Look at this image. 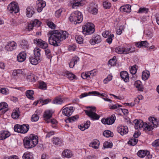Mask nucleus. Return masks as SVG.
Segmentation results:
<instances>
[{"mask_svg": "<svg viewBox=\"0 0 159 159\" xmlns=\"http://www.w3.org/2000/svg\"><path fill=\"white\" fill-rule=\"evenodd\" d=\"M50 35L48 38L49 43L54 46H59L58 43L68 37V34L66 31L55 30L48 32Z\"/></svg>", "mask_w": 159, "mask_h": 159, "instance_id": "nucleus-1", "label": "nucleus"}, {"mask_svg": "<svg viewBox=\"0 0 159 159\" xmlns=\"http://www.w3.org/2000/svg\"><path fill=\"white\" fill-rule=\"evenodd\" d=\"M148 120L152 125L150 123H144L141 120H134V124L135 128L137 129L143 128L145 130L150 131L152 130L154 127H157L159 125V120L154 117H150L148 118Z\"/></svg>", "mask_w": 159, "mask_h": 159, "instance_id": "nucleus-2", "label": "nucleus"}, {"mask_svg": "<svg viewBox=\"0 0 159 159\" xmlns=\"http://www.w3.org/2000/svg\"><path fill=\"white\" fill-rule=\"evenodd\" d=\"M38 138L37 135L31 134L29 137H25L23 140L25 147L30 148L36 145L38 143Z\"/></svg>", "mask_w": 159, "mask_h": 159, "instance_id": "nucleus-3", "label": "nucleus"}, {"mask_svg": "<svg viewBox=\"0 0 159 159\" xmlns=\"http://www.w3.org/2000/svg\"><path fill=\"white\" fill-rule=\"evenodd\" d=\"M69 20L75 24L80 23L83 20V17L82 13L78 11L72 13L69 18Z\"/></svg>", "mask_w": 159, "mask_h": 159, "instance_id": "nucleus-4", "label": "nucleus"}, {"mask_svg": "<svg viewBox=\"0 0 159 159\" xmlns=\"http://www.w3.org/2000/svg\"><path fill=\"white\" fill-rule=\"evenodd\" d=\"M87 108L89 109L87 110H84L85 113L93 120H98L100 116L95 113L96 111V107H88Z\"/></svg>", "mask_w": 159, "mask_h": 159, "instance_id": "nucleus-5", "label": "nucleus"}, {"mask_svg": "<svg viewBox=\"0 0 159 159\" xmlns=\"http://www.w3.org/2000/svg\"><path fill=\"white\" fill-rule=\"evenodd\" d=\"M94 25L91 23L88 22L82 27V32L85 35L91 34L95 31Z\"/></svg>", "mask_w": 159, "mask_h": 159, "instance_id": "nucleus-6", "label": "nucleus"}, {"mask_svg": "<svg viewBox=\"0 0 159 159\" xmlns=\"http://www.w3.org/2000/svg\"><path fill=\"white\" fill-rule=\"evenodd\" d=\"M29 129V126L27 124H23L22 125L16 124L14 127V130L15 132L22 134L27 133Z\"/></svg>", "mask_w": 159, "mask_h": 159, "instance_id": "nucleus-7", "label": "nucleus"}, {"mask_svg": "<svg viewBox=\"0 0 159 159\" xmlns=\"http://www.w3.org/2000/svg\"><path fill=\"white\" fill-rule=\"evenodd\" d=\"M34 43L40 48L44 49L48 47L47 42L40 39H35L34 40Z\"/></svg>", "mask_w": 159, "mask_h": 159, "instance_id": "nucleus-8", "label": "nucleus"}, {"mask_svg": "<svg viewBox=\"0 0 159 159\" xmlns=\"http://www.w3.org/2000/svg\"><path fill=\"white\" fill-rule=\"evenodd\" d=\"M11 13H16L19 11V8L17 3L15 2H12L9 5L8 7Z\"/></svg>", "mask_w": 159, "mask_h": 159, "instance_id": "nucleus-9", "label": "nucleus"}, {"mask_svg": "<svg viewBox=\"0 0 159 159\" xmlns=\"http://www.w3.org/2000/svg\"><path fill=\"white\" fill-rule=\"evenodd\" d=\"M116 119V117L115 115H112L110 117L106 119H102L101 120V122L105 125H111L114 123Z\"/></svg>", "mask_w": 159, "mask_h": 159, "instance_id": "nucleus-10", "label": "nucleus"}, {"mask_svg": "<svg viewBox=\"0 0 159 159\" xmlns=\"http://www.w3.org/2000/svg\"><path fill=\"white\" fill-rule=\"evenodd\" d=\"M53 113L54 112L52 110H47L44 112L43 116L44 120L47 123H50V118L52 117Z\"/></svg>", "mask_w": 159, "mask_h": 159, "instance_id": "nucleus-11", "label": "nucleus"}, {"mask_svg": "<svg viewBox=\"0 0 159 159\" xmlns=\"http://www.w3.org/2000/svg\"><path fill=\"white\" fill-rule=\"evenodd\" d=\"M64 107H63L62 108V114L67 116H71L74 111L73 107H66L65 108Z\"/></svg>", "mask_w": 159, "mask_h": 159, "instance_id": "nucleus-12", "label": "nucleus"}, {"mask_svg": "<svg viewBox=\"0 0 159 159\" xmlns=\"http://www.w3.org/2000/svg\"><path fill=\"white\" fill-rule=\"evenodd\" d=\"M102 41V39L100 35H94L92 38L89 40L90 43L92 45H94L96 43H100Z\"/></svg>", "mask_w": 159, "mask_h": 159, "instance_id": "nucleus-13", "label": "nucleus"}, {"mask_svg": "<svg viewBox=\"0 0 159 159\" xmlns=\"http://www.w3.org/2000/svg\"><path fill=\"white\" fill-rule=\"evenodd\" d=\"M85 3V0H73V2L72 3V8H75L77 7L83 6Z\"/></svg>", "mask_w": 159, "mask_h": 159, "instance_id": "nucleus-14", "label": "nucleus"}, {"mask_svg": "<svg viewBox=\"0 0 159 159\" xmlns=\"http://www.w3.org/2000/svg\"><path fill=\"white\" fill-rule=\"evenodd\" d=\"M16 47V43L14 41L9 42L5 46V49L8 51H11Z\"/></svg>", "mask_w": 159, "mask_h": 159, "instance_id": "nucleus-15", "label": "nucleus"}, {"mask_svg": "<svg viewBox=\"0 0 159 159\" xmlns=\"http://www.w3.org/2000/svg\"><path fill=\"white\" fill-rule=\"evenodd\" d=\"M117 131L121 135H123L128 133V129L127 126L120 125L118 127Z\"/></svg>", "mask_w": 159, "mask_h": 159, "instance_id": "nucleus-16", "label": "nucleus"}, {"mask_svg": "<svg viewBox=\"0 0 159 159\" xmlns=\"http://www.w3.org/2000/svg\"><path fill=\"white\" fill-rule=\"evenodd\" d=\"M46 6L45 2L42 0H39L37 2L36 8L38 12H41Z\"/></svg>", "mask_w": 159, "mask_h": 159, "instance_id": "nucleus-17", "label": "nucleus"}, {"mask_svg": "<svg viewBox=\"0 0 159 159\" xmlns=\"http://www.w3.org/2000/svg\"><path fill=\"white\" fill-rule=\"evenodd\" d=\"M120 75L121 79L125 82L129 81V75L128 73L126 71H122L120 73Z\"/></svg>", "mask_w": 159, "mask_h": 159, "instance_id": "nucleus-18", "label": "nucleus"}, {"mask_svg": "<svg viewBox=\"0 0 159 159\" xmlns=\"http://www.w3.org/2000/svg\"><path fill=\"white\" fill-rule=\"evenodd\" d=\"M10 135V134L8 131L6 130L1 131H0V140L5 139Z\"/></svg>", "mask_w": 159, "mask_h": 159, "instance_id": "nucleus-19", "label": "nucleus"}, {"mask_svg": "<svg viewBox=\"0 0 159 159\" xmlns=\"http://www.w3.org/2000/svg\"><path fill=\"white\" fill-rule=\"evenodd\" d=\"M30 63L33 65H36L41 61L40 58L36 57H30L29 58Z\"/></svg>", "mask_w": 159, "mask_h": 159, "instance_id": "nucleus-20", "label": "nucleus"}, {"mask_svg": "<svg viewBox=\"0 0 159 159\" xmlns=\"http://www.w3.org/2000/svg\"><path fill=\"white\" fill-rule=\"evenodd\" d=\"M12 75L13 76H19L20 75L25 76V73L24 69L15 70L13 72Z\"/></svg>", "mask_w": 159, "mask_h": 159, "instance_id": "nucleus-21", "label": "nucleus"}, {"mask_svg": "<svg viewBox=\"0 0 159 159\" xmlns=\"http://www.w3.org/2000/svg\"><path fill=\"white\" fill-rule=\"evenodd\" d=\"M65 102V99L61 96H59L56 97L52 101L54 104L61 105Z\"/></svg>", "mask_w": 159, "mask_h": 159, "instance_id": "nucleus-22", "label": "nucleus"}, {"mask_svg": "<svg viewBox=\"0 0 159 159\" xmlns=\"http://www.w3.org/2000/svg\"><path fill=\"white\" fill-rule=\"evenodd\" d=\"M26 54L24 52H21L18 55L17 59V61L20 62L24 61L26 58Z\"/></svg>", "mask_w": 159, "mask_h": 159, "instance_id": "nucleus-23", "label": "nucleus"}, {"mask_svg": "<svg viewBox=\"0 0 159 159\" xmlns=\"http://www.w3.org/2000/svg\"><path fill=\"white\" fill-rule=\"evenodd\" d=\"M131 6L129 4L121 6L120 8V11L122 12L129 13L131 11Z\"/></svg>", "mask_w": 159, "mask_h": 159, "instance_id": "nucleus-24", "label": "nucleus"}, {"mask_svg": "<svg viewBox=\"0 0 159 159\" xmlns=\"http://www.w3.org/2000/svg\"><path fill=\"white\" fill-rule=\"evenodd\" d=\"M79 61V58L77 56L73 57L69 64V67L70 68H73L74 66L76 64L77 62Z\"/></svg>", "mask_w": 159, "mask_h": 159, "instance_id": "nucleus-25", "label": "nucleus"}, {"mask_svg": "<svg viewBox=\"0 0 159 159\" xmlns=\"http://www.w3.org/2000/svg\"><path fill=\"white\" fill-rule=\"evenodd\" d=\"M64 76L67 77L70 80H73L75 79L76 76L72 73L68 71H66L63 73Z\"/></svg>", "mask_w": 159, "mask_h": 159, "instance_id": "nucleus-26", "label": "nucleus"}, {"mask_svg": "<svg viewBox=\"0 0 159 159\" xmlns=\"http://www.w3.org/2000/svg\"><path fill=\"white\" fill-rule=\"evenodd\" d=\"M62 155L63 157L70 158L72 155V153L71 151L69 150L66 149L64 150L62 152Z\"/></svg>", "mask_w": 159, "mask_h": 159, "instance_id": "nucleus-27", "label": "nucleus"}, {"mask_svg": "<svg viewBox=\"0 0 159 159\" xmlns=\"http://www.w3.org/2000/svg\"><path fill=\"white\" fill-rule=\"evenodd\" d=\"M26 15L28 17H31L34 13V9L32 7H28L26 11Z\"/></svg>", "mask_w": 159, "mask_h": 159, "instance_id": "nucleus-28", "label": "nucleus"}, {"mask_svg": "<svg viewBox=\"0 0 159 159\" xmlns=\"http://www.w3.org/2000/svg\"><path fill=\"white\" fill-rule=\"evenodd\" d=\"M135 45L137 47L139 48L142 47L146 48L148 47V43L146 41H142L140 42L136 43Z\"/></svg>", "mask_w": 159, "mask_h": 159, "instance_id": "nucleus-29", "label": "nucleus"}, {"mask_svg": "<svg viewBox=\"0 0 159 159\" xmlns=\"http://www.w3.org/2000/svg\"><path fill=\"white\" fill-rule=\"evenodd\" d=\"M135 49L134 48H128L125 47H123V54H127L134 52Z\"/></svg>", "mask_w": 159, "mask_h": 159, "instance_id": "nucleus-30", "label": "nucleus"}, {"mask_svg": "<svg viewBox=\"0 0 159 159\" xmlns=\"http://www.w3.org/2000/svg\"><path fill=\"white\" fill-rule=\"evenodd\" d=\"M134 86L138 89V90L140 91H143V86L141 82L140 81L137 80L135 81L134 84Z\"/></svg>", "mask_w": 159, "mask_h": 159, "instance_id": "nucleus-31", "label": "nucleus"}, {"mask_svg": "<svg viewBox=\"0 0 159 159\" xmlns=\"http://www.w3.org/2000/svg\"><path fill=\"white\" fill-rule=\"evenodd\" d=\"M148 153V151L144 150H140L137 153L138 156L141 158H143L146 156L147 153Z\"/></svg>", "mask_w": 159, "mask_h": 159, "instance_id": "nucleus-32", "label": "nucleus"}, {"mask_svg": "<svg viewBox=\"0 0 159 159\" xmlns=\"http://www.w3.org/2000/svg\"><path fill=\"white\" fill-rule=\"evenodd\" d=\"M23 158V159H33V157L31 153L27 152L24 153Z\"/></svg>", "mask_w": 159, "mask_h": 159, "instance_id": "nucleus-33", "label": "nucleus"}, {"mask_svg": "<svg viewBox=\"0 0 159 159\" xmlns=\"http://www.w3.org/2000/svg\"><path fill=\"white\" fill-rule=\"evenodd\" d=\"M8 106L5 102H2L0 103V111L4 110V112L8 110Z\"/></svg>", "mask_w": 159, "mask_h": 159, "instance_id": "nucleus-34", "label": "nucleus"}, {"mask_svg": "<svg viewBox=\"0 0 159 159\" xmlns=\"http://www.w3.org/2000/svg\"><path fill=\"white\" fill-rule=\"evenodd\" d=\"M34 94V92L32 90H28L26 92V96L29 98L33 100L34 99V97L33 95Z\"/></svg>", "mask_w": 159, "mask_h": 159, "instance_id": "nucleus-35", "label": "nucleus"}, {"mask_svg": "<svg viewBox=\"0 0 159 159\" xmlns=\"http://www.w3.org/2000/svg\"><path fill=\"white\" fill-rule=\"evenodd\" d=\"M99 145V142L98 140H96L91 143L89 146L95 149H98Z\"/></svg>", "mask_w": 159, "mask_h": 159, "instance_id": "nucleus-36", "label": "nucleus"}, {"mask_svg": "<svg viewBox=\"0 0 159 159\" xmlns=\"http://www.w3.org/2000/svg\"><path fill=\"white\" fill-rule=\"evenodd\" d=\"M150 72L148 71H144L142 73V78L143 80H146L149 76Z\"/></svg>", "mask_w": 159, "mask_h": 159, "instance_id": "nucleus-37", "label": "nucleus"}, {"mask_svg": "<svg viewBox=\"0 0 159 159\" xmlns=\"http://www.w3.org/2000/svg\"><path fill=\"white\" fill-rule=\"evenodd\" d=\"M45 54L48 59H51L52 57L50 50L48 47L46 49H44Z\"/></svg>", "mask_w": 159, "mask_h": 159, "instance_id": "nucleus-38", "label": "nucleus"}, {"mask_svg": "<svg viewBox=\"0 0 159 159\" xmlns=\"http://www.w3.org/2000/svg\"><path fill=\"white\" fill-rule=\"evenodd\" d=\"M116 57L114 56L112 59H110L108 62V65L111 66H114L116 64Z\"/></svg>", "mask_w": 159, "mask_h": 159, "instance_id": "nucleus-39", "label": "nucleus"}, {"mask_svg": "<svg viewBox=\"0 0 159 159\" xmlns=\"http://www.w3.org/2000/svg\"><path fill=\"white\" fill-rule=\"evenodd\" d=\"M89 12L93 14H96L98 13V10L95 7H89L88 9Z\"/></svg>", "mask_w": 159, "mask_h": 159, "instance_id": "nucleus-40", "label": "nucleus"}, {"mask_svg": "<svg viewBox=\"0 0 159 159\" xmlns=\"http://www.w3.org/2000/svg\"><path fill=\"white\" fill-rule=\"evenodd\" d=\"M103 134L104 136L107 138L112 137L113 136V133L109 130L105 131L103 132Z\"/></svg>", "mask_w": 159, "mask_h": 159, "instance_id": "nucleus-41", "label": "nucleus"}, {"mask_svg": "<svg viewBox=\"0 0 159 159\" xmlns=\"http://www.w3.org/2000/svg\"><path fill=\"white\" fill-rule=\"evenodd\" d=\"M64 9L63 8H60L57 10L55 12V16L57 18H59L61 16V13L63 11Z\"/></svg>", "mask_w": 159, "mask_h": 159, "instance_id": "nucleus-42", "label": "nucleus"}, {"mask_svg": "<svg viewBox=\"0 0 159 159\" xmlns=\"http://www.w3.org/2000/svg\"><path fill=\"white\" fill-rule=\"evenodd\" d=\"M0 93L3 94L7 95L9 93V92L8 89L7 88H0Z\"/></svg>", "mask_w": 159, "mask_h": 159, "instance_id": "nucleus-43", "label": "nucleus"}, {"mask_svg": "<svg viewBox=\"0 0 159 159\" xmlns=\"http://www.w3.org/2000/svg\"><path fill=\"white\" fill-rule=\"evenodd\" d=\"M90 73V71L85 72L81 74V77L83 79H86L87 78H91Z\"/></svg>", "mask_w": 159, "mask_h": 159, "instance_id": "nucleus-44", "label": "nucleus"}, {"mask_svg": "<svg viewBox=\"0 0 159 159\" xmlns=\"http://www.w3.org/2000/svg\"><path fill=\"white\" fill-rule=\"evenodd\" d=\"M75 39L76 40L77 42L80 44L83 43V39L80 35H76Z\"/></svg>", "mask_w": 159, "mask_h": 159, "instance_id": "nucleus-45", "label": "nucleus"}, {"mask_svg": "<svg viewBox=\"0 0 159 159\" xmlns=\"http://www.w3.org/2000/svg\"><path fill=\"white\" fill-rule=\"evenodd\" d=\"M78 116L77 115H75L71 117H69L66 120L67 121L69 122H72L77 120L78 118Z\"/></svg>", "mask_w": 159, "mask_h": 159, "instance_id": "nucleus-46", "label": "nucleus"}, {"mask_svg": "<svg viewBox=\"0 0 159 159\" xmlns=\"http://www.w3.org/2000/svg\"><path fill=\"white\" fill-rule=\"evenodd\" d=\"M11 116L13 119H17L19 116V114L18 111L17 110H14L12 113Z\"/></svg>", "mask_w": 159, "mask_h": 159, "instance_id": "nucleus-47", "label": "nucleus"}, {"mask_svg": "<svg viewBox=\"0 0 159 159\" xmlns=\"http://www.w3.org/2000/svg\"><path fill=\"white\" fill-rule=\"evenodd\" d=\"M123 47L121 46L116 47L115 49V52L118 54H123Z\"/></svg>", "mask_w": 159, "mask_h": 159, "instance_id": "nucleus-48", "label": "nucleus"}, {"mask_svg": "<svg viewBox=\"0 0 159 159\" xmlns=\"http://www.w3.org/2000/svg\"><path fill=\"white\" fill-rule=\"evenodd\" d=\"M39 88L44 90L46 89H47L46 84L43 81H41L39 83Z\"/></svg>", "mask_w": 159, "mask_h": 159, "instance_id": "nucleus-49", "label": "nucleus"}, {"mask_svg": "<svg viewBox=\"0 0 159 159\" xmlns=\"http://www.w3.org/2000/svg\"><path fill=\"white\" fill-rule=\"evenodd\" d=\"M122 107V106L118 103L109 106L110 108L112 110H117L118 108Z\"/></svg>", "mask_w": 159, "mask_h": 159, "instance_id": "nucleus-50", "label": "nucleus"}, {"mask_svg": "<svg viewBox=\"0 0 159 159\" xmlns=\"http://www.w3.org/2000/svg\"><path fill=\"white\" fill-rule=\"evenodd\" d=\"M40 49L39 48H36L34 50V56L40 58Z\"/></svg>", "mask_w": 159, "mask_h": 159, "instance_id": "nucleus-51", "label": "nucleus"}, {"mask_svg": "<svg viewBox=\"0 0 159 159\" xmlns=\"http://www.w3.org/2000/svg\"><path fill=\"white\" fill-rule=\"evenodd\" d=\"M148 9L145 7H142L139 9L138 13H147L148 11Z\"/></svg>", "mask_w": 159, "mask_h": 159, "instance_id": "nucleus-52", "label": "nucleus"}, {"mask_svg": "<svg viewBox=\"0 0 159 159\" xmlns=\"http://www.w3.org/2000/svg\"><path fill=\"white\" fill-rule=\"evenodd\" d=\"M138 141V140L136 139H131L128 142V143L132 146L135 145Z\"/></svg>", "mask_w": 159, "mask_h": 159, "instance_id": "nucleus-53", "label": "nucleus"}, {"mask_svg": "<svg viewBox=\"0 0 159 159\" xmlns=\"http://www.w3.org/2000/svg\"><path fill=\"white\" fill-rule=\"evenodd\" d=\"M103 6L105 8L109 9L111 7V4L108 1H105L103 2Z\"/></svg>", "mask_w": 159, "mask_h": 159, "instance_id": "nucleus-54", "label": "nucleus"}, {"mask_svg": "<svg viewBox=\"0 0 159 159\" xmlns=\"http://www.w3.org/2000/svg\"><path fill=\"white\" fill-rule=\"evenodd\" d=\"M103 146L105 148H111L112 146V143L111 142L105 141L103 143Z\"/></svg>", "mask_w": 159, "mask_h": 159, "instance_id": "nucleus-55", "label": "nucleus"}, {"mask_svg": "<svg viewBox=\"0 0 159 159\" xmlns=\"http://www.w3.org/2000/svg\"><path fill=\"white\" fill-rule=\"evenodd\" d=\"M20 45L23 48H25L27 47L28 43L26 41L23 40L20 42Z\"/></svg>", "mask_w": 159, "mask_h": 159, "instance_id": "nucleus-56", "label": "nucleus"}, {"mask_svg": "<svg viewBox=\"0 0 159 159\" xmlns=\"http://www.w3.org/2000/svg\"><path fill=\"white\" fill-rule=\"evenodd\" d=\"M52 142L53 143L56 145H58L61 143V141L60 139L56 137L53 138Z\"/></svg>", "mask_w": 159, "mask_h": 159, "instance_id": "nucleus-57", "label": "nucleus"}, {"mask_svg": "<svg viewBox=\"0 0 159 159\" xmlns=\"http://www.w3.org/2000/svg\"><path fill=\"white\" fill-rule=\"evenodd\" d=\"M112 76L111 74H110L103 80V82L104 84H107L108 82L112 80Z\"/></svg>", "mask_w": 159, "mask_h": 159, "instance_id": "nucleus-58", "label": "nucleus"}, {"mask_svg": "<svg viewBox=\"0 0 159 159\" xmlns=\"http://www.w3.org/2000/svg\"><path fill=\"white\" fill-rule=\"evenodd\" d=\"M112 34L109 31H106L102 33L103 36L105 38L110 36Z\"/></svg>", "mask_w": 159, "mask_h": 159, "instance_id": "nucleus-59", "label": "nucleus"}, {"mask_svg": "<svg viewBox=\"0 0 159 159\" xmlns=\"http://www.w3.org/2000/svg\"><path fill=\"white\" fill-rule=\"evenodd\" d=\"M136 66H132L130 70V72L131 74L133 75L135 74L137 72Z\"/></svg>", "mask_w": 159, "mask_h": 159, "instance_id": "nucleus-60", "label": "nucleus"}, {"mask_svg": "<svg viewBox=\"0 0 159 159\" xmlns=\"http://www.w3.org/2000/svg\"><path fill=\"white\" fill-rule=\"evenodd\" d=\"M39 118V116L37 114H34L32 116L31 120L32 121L36 122L38 120Z\"/></svg>", "mask_w": 159, "mask_h": 159, "instance_id": "nucleus-61", "label": "nucleus"}, {"mask_svg": "<svg viewBox=\"0 0 159 159\" xmlns=\"http://www.w3.org/2000/svg\"><path fill=\"white\" fill-rule=\"evenodd\" d=\"M47 25L48 26L52 29H54L55 28V24L51 21H48L47 22Z\"/></svg>", "mask_w": 159, "mask_h": 159, "instance_id": "nucleus-62", "label": "nucleus"}, {"mask_svg": "<svg viewBox=\"0 0 159 159\" xmlns=\"http://www.w3.org/2000/svg\"><path fill=\"white\" fill-rule=\"evenodd\" d=\"M152 146L154 147H159V139H157L153 141L152 144Z\"/></svg>", "mask_w": 159, "mask_h": 159, "instance_id": "nucleus-63", "label": "nucleus"}, {"mask_svg": "<svg viewBox=\"0 0 159 159\" xmlns=\"http://www.w3.org/2000/svg\"><path fill=\"white\" fill-rule=\"evenodd\" d=\"M33 22V24L34 26H39L41 24V22L38 20L35 19L34 21H31Z\"/></svg>", "mask_w": 159, "mask_h": 159, "instance_id": "nucleus-64", "label": "nucleus"}]
</instances>
